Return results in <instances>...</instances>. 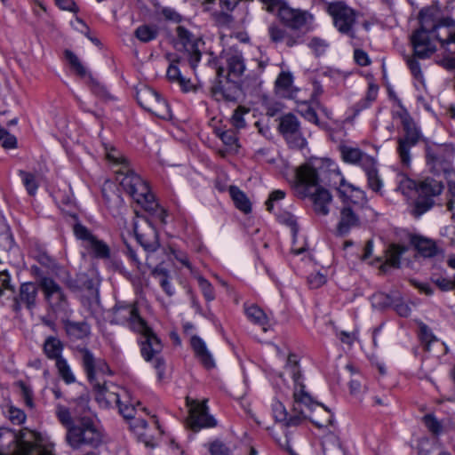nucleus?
Wrapping results in <instances>:
<instances>
[{"instance_id":"f257e3e1","label":"nucleus","mask_w":455,"mask_h":455,"mask_svg":"<svg viewBox=\"0 0 455 455\" xmlns=\"http://www.w3.org/2000/svg\"><path fill=\"white\" fill-rule=\"evenodd\" d=\"M419 22L420 28L411 37L416 55L428 58L436 51L430 34H435L443 45L455 44V20L450 16H443L436 6L421 10Z\"/></svg>"},{"instance_id":"f03ea898","label":"nucleus","mask_w":455,"mask_h":455,"mask_svg":"<svg viewBox=\"0 0 455 455\" xmlns=\"http://www.w3.org/2000/svg\"><path fill=\"white\" fill-rule=\"evenodd\" d=\"M111 323L127 325L132 331L140 335L139 342L141 355L146 361L153 362L159 378H162L164 371V361L159 355L163 349V345L146 321L140 317L136 306L119 302L113 307Z\"/></svg>"},{"instance_id":"7ed1b4c3","label":"nucleus","mask_w":455,"mask_h":455,"mask_svg":"<svg viewBox=\"0 0 455 455\" xmlns=\"http://www.w3.org/2000/svg\"><path fill=\"white\" fill-rule=\"evenodd\" d=\"M105 155L113 164L116 180L123 189L147 211H153L156 206L153 194L148 184L131 169L126 158L115 148L105 146Z\"/></svg>"},{"instance_id":"20e7f679","label":"nucleus","mask_w":455,"mask_h":455,"mask_svg":"<svg viewBox=\"0 0 455 455\" xmlns=\"http://www.w3.org/2000/svg\"><path fill=\"white\" fill-rule=\"evenodd\" d=\"M176 34L174 47L181 55L171 60L166 76L171 82L178 83L183 92H189L192 90L193 84L189 79L181 76L178 64L187 61L190 68L196 72L197 64L201 60L202 47L204 43L200 36L194 35L183 26L177 27Z\"/></svg>"},{"instance_id":"39448f33","label":"nucleus","mask_w":455,"mask_h":455,"mask_svg":"<svg viewBox=\"0 0 455 455\" xmlns=\"http://www.w3.org/2000/svg\"><path fill=\"white\" fill-rule=\"evenodd\" d=\"M338 193L344 205L339 211V218L336 228L338 235L345 236L360 226L357 209L366 203L365 193L344 180L340 181Z\"/></svg>"},{"instance_id":"423d86ee","label":"nucleus","mask_w":455,"mask_h":455,"mask_svg":"<svg viewBox=\"0 0 455 455\" xmlns=\"http://www.w3.org/2000/svg\"><path fill=\"white\" fill-rule=\"evenodd\" d=\"M318 173L314 167L309 164L300 166L296 171L295 193L301 198L310 196L315 212L326 216L330 212L331 196L327 189L318 187Z\"/></svg>"},{"instance_id":"0eeeda50","label":"nucleus","mask_w":455,"mask_h":455,"mask_svg":"<svg viewBox=\"0 0 455 455\" xmlns=\"http://www.w3.org/2000/svg\"><path fill=\"white\" fill-rule=\"evenodd\" d=\"M34 273L37 275L49 316L63 321L68 318L73 310L65 290L52 277L42 274L38 267L35 268Z\"/></svg>"},{"instance_id":"6e6552de","label":"nucleus","mask_w":455,"mask_h":455,"mask_svg":"<svg viewBox=\"0 0 455 455\" xmlns=\"http://www.w3.org/2000/svg\"><path fill=\"white\" fill-rule=\"evenodd\" d=\"M93 386L96 389L95 399L100 406L109 408L116 405L124 419H132L134 418L137 411L136 404L140 405V403L132 398V395L128 390L113 384L100 385L99 382H96Z\"/></svg>"},{"instance_id":"1a4fd4ad","label":"nucleus","mask_w":455,"mask_h":455,"mask_svg":"<svg viewBox=\"0 0 455 455\" xmlns=\"http://www.w3.org/2000/svg\"><path fill=\"white\" fill-rule=\"evenodd\" d=\"M66 442L74 450L88 446L97 448L103 443V435L94 420L83 416L76 420L66 434Z\"/></svg>"},{"instance_id":"9d476101","label":"nucleus","mask_w":455,"mask_h":455,"mask_svg":"<svg viewBox=\"0 0 455 455\" xmlns=\"http://www.w3.org/2000/svg\"><path fill=\"white\" fill-rule=\"evenodd\" d=\"M402 124L403 134L397 138L396 153L403 168H409L411 164V148L420 140L422 135L419 128L404 108L394 113Z\"/></svg>"},{"instance_id":"9b49d317","label":"nucleus","mask_w":455,"mask_h":455,"mask_svg":"<svg viewBox=\"0 0 455 455\" xmlns=\"http://www.w3.org/2000/svg\"><path fill=\"white\" fill-rule=\"evenodd\" d=\"M443 184L433 178H426L418 182V196L414 202L411 213L416 218L428 212L435 204V197L443 190Z\"/></svg>"},{"instance_id":"f8f14e48","label":"nucleus","mask_w":455,"mask_h":455,"mask_svg":"<svg viewBox=\"0 0 455 455\" xmlns=\"http://www.w3.org/2000/svg\"><path fill=\"white\" fill-rule=\"evenodd\" d=\"M285 367L293 379V398H295L297 404L299 405L304 403L307 408H311L312 406L319 408L321 411H323L328 418H330L328 412L319 404L314 403L311 395L305 390L302 376L299 370L298 360L294 355H289ZM329 419H328V420Z\"/></svg>"},{"instance_id":"ddd939ff","label":"nucleus","mask_w":455,"mask_h":455,"mask_svg":"<svg viewBox=\"0 0 455 455\" xmlns=\"http://www.w3.org/2000/svg\"><path fill=\"white\" fill-rule=\"evenodd\" d=\"M138 103L147 111L161 118H169L171 111L167 102L152 88L143 86L137 91Z\"/></svg>"},{"instance_id":"4468645a","label":"nucleus","mask_w":455,"mask_h":455,"mask_svg":"<svg viewBox=\"0 0 455 455\" xmlns=\"http://www.w3.org/2000/svg\"><path fill=\"white\" fill-rule=\"evenodd\" d=\"M328 12L332 17L335 28L342 34L354 36L353 26L355 23V12L343 2H333L328 5Z\"/></svg>"},{"instance_id":"2eb2a0df","label":"nucleus","mask_w":455,"mask_h":455,"mask_svg":"<svg viewBox=\"0 0 455 455\" xmlns=\"http://www.w3.org/2000/svg\"><path fill=\"white\" fill-rule=\"evenodd\" d=\"M221 65L217 68V76L230 81L240 77L244 70V60L240 52H228L220 57Z\"/></svg>"},{"instance_id":"dca6fc26","label":"nucleus","mask_w":455,"mask_h":455,"mask_svg":"<svg viewBox=\"0 0 455 455\" xmlns=\"http://www.w3.org/2000/svg\"><path fill=\"white\" fill-rule=\"evenodd\" d=\"M270 41L276 47L291 48L302 44L305 32H299L287 27L271 24L267 28Z\"/></svg>"},{"instance_id":"f3484780","label":"nucleus","mask_w":455,"mask_h":455,"mask_svg":"<svg viewBox=\"0 0 455 455\" xmlns=\"http://www.w3.org/2000/svg\"><path fill=\"white\" fill-rule=\"evenodd\" d=\"M187 405L189 408L188 426L193 431L216 426V420L208 413L205 402L199 403L188 397Z\"/></svg>"},{"instance_id":"a211bd4d","label":"nucleus","mask_w":455,"mask_h":455,"mask_svg":"<svg viewBox=\"0 0 455 455\" xmlns=\"http://www.w3.org/2000/svg\"><path fill=\"white\" fill-rule=\"evenodd\" d=\"M36 276L37 277L36 275ZM39 289L37 281L36 283L27 282L21 283L18 294L13 298L12 310L19 312L22 307L33 310L37 305Z\"/></svg>"},{"instance_id":"6ab92c4d","label":"nucleus","mask_w":455,"mask_h":455,"mask_svg":"<svg viewBox=\"0 0 455 455\" xmlns=\"http://www.w3.org/2000/svg\"><path fill=\"white\" fill-rule=\"evenodd\" d=\"M279 131L292 148H303L306 144L301 135L299 122L292 114H287L280 118Z\"/></svg>"},{"instance_id":"aec40b11","label":"nucleus","mask_w":455,"mask_h":455,"mask_svg":"<svg viewBox=\"0 0 455 455\" xmlns=\"http://www.w3.org/2000/svg\"><path fill=\"white\" fill-rule=\"evenodd\" d=\"M275 12H277L278 17L285 27L299 32H302L303 28L312 19L307 12L292 9L284 3L279 6Z\"/></svg>"},{"instance_id":"412c9836","label":"nucleus","mask_w":455,"mask_h":455,"mask_svg":"<svg viewBox=\"0 0 455 455\" xmlns=\"http://www.w3.org/2000/svg\"><path fill=\"white\" fill-rule=\"evenodd\" d=\"M133 230L137 241L146 251H156L159 248L158 233L148 220L143 221L140 229L137 223H133Z\"/></svg>"},{"instance_id":"4be33fe9","label":"nucleus","mask_w":455,"mask_h":455,"mask_svg":"<svg viewBox=\"0 0 455 455\" xmlns=\"http://www.w3.org/2000/svg\"><path fill=\"white\" fill-rule=\"evenodd\" d=\"M82 363L89 380L94 385L97 373H106L108 371V364L101 360H96L88 349H82Z\"/></svg>"},{"instance_id":"5701e85b","label":"nucleus","mask_w":455,"mask_h":455,"mask_svg":"<svg viewBox=\"0 0 455 455\" xmlns=\"http://www.w3.org/2000/svg\"><path fill=\"white\" fill-rule=\"evenodd\" d=\"M294 411L296 412L293 416H287V420L283 421L284 426L286 427H294L299 425L304 419H309L310 421L315 425L317 427L321 428L323 427L325 425L324 422H321L316 418H315L313 415H310L307 413V411L319 410V408H316L315 406H312L311 408H307L304 403L297 404V402L294 400Z\"/></svg>"},{"instance_id":"b1692460","label":"nucleus","mask_w":455,"mask_h":455,"mask_svg":"<svg viewBox=\"0 0 455 455\" xmlns=\"http://www.w3.org/2000/svg\"><path fill=\"white\" fill-rule=\"evenodd\" d=\"M212 93L218 100H224L228 101L235 100L239 88L235 80L226 79L223 83L220 79L212 86Z\"/></svg>"},{"instance_id":"393cba45","label":"nucleus","mask_w":455,"mask_h":455,"mask_svg":"<svg viewBox=\"0 0 455 455\" xmlns=\"http://www.w3.org/2000/svg\"><path fill=\"white\" fill-rule=\"evenodd\" d=\"M340 152L345 162L359 164L363 169L375 164V159L357 148L342 146Z\"/></svg>"},{"instance_id":"a878e982","label":"nucleus","mask_w":455,"mask_h":455,"mask_svg":"<svg viewBox=\"0 0 455 455\" xmlns=\"http://www.w3.org/2000/svg\"><path fill=\"white\" fill-rule=\"evenodd\" d=\"M191 345L196 356L205 368L211 369L215 366L214 359L202 339L197 336L192 337Z\"/></svg>"},{"instance_id":"bb28decb","label":"nucleus","mask_w":455,"mask_h":455,"mask_svg":"<svg viewBox=\"0 0 455 455\" xmlns=\"http://www.w3.org/2000/svg\"><path fill=\"white\" fill-rule=\"evenodd\" d=\"M411 243L424 257H433L437 252L435 242L430 239L420 235H412Z\"/></svg>"},{"instance_id":"cd10ccee","label":"nucleus","mask_w":455,"mask_h":455,"mask_svg":"<svg viewBox=\"0 0 455 455\" xmlns=\"http://www.w3.org/2000/svg\"><path fill=\"white\" fill-rule=\"evenodd\" d=\"M64 346L62 342L56 337H48L44 343V352L49 359L55 360L62 359L61 356Z\"/></svg>"},{"instance_id":"c85d7f7f","label":"nucleus","mask_w":455,"mask_h":455,"mask_svg":"<svg viewBox=\"0 0 455 455\" xmlns=\"http://www.w3.org/2000/svg\"><path fill=\"white\" fill-rule=\"evenodd\" d=\"M229 195L237 209L248 213L251 212V203L246 195L235 186L229 187Z\"/></svg>"},{"instance_id":"c756f323","label":"nucleus","mask_w":455,"mask_h":455,"mask_svg":"<svg viewBox=\"0 0 455 455\" xmlns=\"http://www.w3.org/2000/svg\"><path fill=\"white\" fill-rule=\"evenodd\" d=\"M244 312L251 322L261 326L264 331H267V316L261 308L256 305H244Z\"/></svg>"},{"instance_id":"7c9ffc66","label":"nucleus","mask_w":455,"mask_h":455,"mask_svg":"<svg viewBox=\"0 0 455 455\" xmlns=\"http://www.w3.org/2000/svg\"><path fill=\"white\" fill-rule=\"evenodd\" d=\"M66 331L70 337L76 339H82L89 335L90 327L84 322H68L66 323Z\"/></svg>"},{"instance_id":"2f4dec72","label":"nucleus","mask_w":455,"mask_h":455,"mask_svg":"<svg viewBox=\"0 0 455 455\" xmlns=\"http://www.w3.org/2000/svg\"><path fill=\"white\" fill-rule=\"evenodd\" d=\"M407 251V247L399 244H391L387 250L386 262L391 267H399L400 258Z\"/></svg>"},{"instance_id":"473e14b6","label":"nucleus","mask_w":455,"mask_h":455,"mask_svg":"<svg viewBox=\"0 0 455 455\" xmlns=\"http://www.w3.org/2000/svg\"><path fill=\"white\" fill-rule=\"evenodd\" d=\"M371 306L374 308L382 310L395 302V297L383 292H376L371 297Z\"/></svg>"},{"instance_id":"72a5a7b5","label":"nucleus","mask_w":455,"mask_h":455,"mask_svg":"<svg viewBox=\"0 0 455 455\" xmlns=\"http://www.w3.org/2000/svg\"><path fill=\"white\" fill-rule=\"evenodd\" d=\"M84 247L91 250L97 258L106 259L109 257L108 246L95 236Z\"/></svg>"},{"instance_id":"f704fd0d","label":"nucleus","mask_w":455,"mask_h":455,"mask_svg":"<svg viewBox=\"0 0 455 455\" xmlns=\"http://www.w3.org/2000/svg\"><path fill=\"white\" fill-rule=\"evenodd\" d=\"M135 36L142 43H148L156 38L158 31L156 28L142 25L136 28Z\"/></svg>"},{"instance_id":"c9c22d12","label":"nucleus","mask_w":455,"mask_h":455,"mask_svg":"<svg viewBox=\"0 0 455 455\" xmlns=\"http://www.w3.org/2000/svg\"><path fill=\"white\" fill-rule=\"evenodd\" d=\"M413 50L415 51L414 48H413ZM416 58L421 59L419 56L416 55V53L414 52V56L406 58V62H407V65H408L413 77L418 81L419 84H420L422 86H425L424 76L421 71L420 65Z\"/></svg>"},{"instance_id":"e433bc0d","label":"nucleus","mask_w":455,"mask_h":455,"mask_svg":"<svg viewBox=\"0 0 455 455\" xmlns=\"http://www.w3.org/2000/svg\"><path fill=\"white\" fill-rule=\"evenodd\" d=\"M55 365L59 375L67 384H71L76 381L75 375L73 374L71 368L66 359H59Z\"/></svg>"},{"instance_id":"4c0bfd02","label":"nucleus","mask_w":455,"mask_h":455,"mask_svg":"<svg viewBox=\"0 0 455 455\" xmlns=\"http://www.w3.org/2000/svg\"><path fill=\"white\" fill-rule=\"evenodd\" d=\"M397 188L405 196H410L412 191L417 192L418 182L410 179L405 174H399L397 177Z\"/></svg>"},{"instance_id":"58836bf2","label":"nucleus","mask_w":455,"mask_h":455,"mask_svg":"<svg viewBox=\"0 0 455 455\" xmlns=\"http://www.w3.org/2000/svg\"><path fill=\"white\" fill-rule=\"evenodd\" d=\"M364 171L367 175L368 185L370 188L374 192H379L382 188V181L378 175L375 164L371 166H366Z\"/></svg>"},{"instance_id":"ea45409f","label":"nucleus","mask_w":455,"mask_h":455,"mask_svg":"<svg viewBox=\"0 0 455 455\" xmlns=\"http://www.w3.org/2000/svg\"><path fill=\"white\" fill-rule=\"evenodd\" d=\"M56 417L58 418L59 421L61 423L62 426H64L67 429V432L68 431V428L71 426L76 425V421L73 420L72 416L70 414L69 410L61 405L58 404L56 406Z\"/></svg>"},{"instance_id":"a19ab883","label":"nucleus","mask_w":455,"mask_h":455,"mask_svg":"<svg viewBox=\"0 0 455 455\" xmlns=\"http://www.w3.org/2000/svg\"><path fill=\"white\" fill-rule=\"evenodd\" d=\"M20 176L21 177L23 185L25 186L28 193L30 196H34L36 193L38 183L36 181V176L30 172H27L24 171L20 172Z\"/></svg>"},{"instance_id":"79ce46f5","label":"nucleus","mask_w":455,"mask_h":455,"mask_svg":"<svg viewBox=\"0 0 455 455\" xmlns=\"http://www.w3.org/2000/svg\"><path fill=\"white\" fill-rule=\"evenodd\" d=\"M307 45L316 56H320L326 52L330 44L325 39L315 36L310 39Z\"/></svg>"},{"instance_id":"37998d69","label":"nucleus","mask_w":455,"mask_h":455,"mask_svg":"<svg viewBox=\"0 0 455 455\" xmlns=\"http://www.w3.org/2000/svg\"><path fill=\"white\" fill-rule=\"evenodd\" d=\"M65 56L77 75L81 76H87L86 68L83 66V64L75 53H73L71 51L67 50L65 51Z\"/></svg>"},{"instance_id":"c03bdc74","label":"nucleus","mask_w":455,"mask_h":455,"mask_svg":"<svg viewBox=\"0 0 455 455\" xmlns=\"http://www.w3.org/2000/svg\"><path fill=\"white\" fill-rule=\"evenodd\" d=\"M92 92L103 100H111L112 96L104 84L89 76Z\"/></svg>"},{"instance_id":"a18cd8bd","label":"nucleus","mask_w":455,"mask_h":455,"mask_svg":"<svg viewBox=\"0 0 455 455\" xmlns=\"http://www.w3.org/2000/svg\"><path fill=\"white\" fill-rule=\"evenodd\" d=\"M277 219L280 223L284 224L291 228L292 235L295 236L298 232L297 220L294 215L289 212H283L278 214Z\"/></svg>"},{"instance_id":"49530a36","label":"nucleus","mask_w":455,"mask_h":455,"mask_svg":"<svg viewBox=\"0 0 455 455\" xmlns=\"http://www.w3.org/2000/svg\"><path fill=\"white\" fill-rule=\"evenodd\" d=\"M249 113V109L244 107H238L234 111L230 122L235 129H242L245 126L243 116Z\"/></svg>"},{"instance_id":"de8ad7c7","label":"nucleus","mask_w":455,"mask_h":455,"mask_svg":"<svg viewBox=\"0 0 455 455\" xmlns=\"http://www.w3.org/2000/svg\"><path fill=\"white\" fill-rule=\"evenodd\" d=\"M220 140L227 145L230 150H236L238 146V138L233 130L224 131L220 134Z\"/></svg>"},{"instance_id":"09e8293b","label":"nucleus","mask_w":455,"mask_h":455,"mask_svg":"<svg viewBox=\"0 0 455 455\" xmlns=\"http://www.w3.org/2000/svg\"><path fill=\"white\" fill-rule=\"evenodd\" d=\"M196 279L198 282V285L202 291V293L204 294L206 300H213L215 299V293L212 285L201 275H198Z\"/></svg>"},{"instance_id":"8fccbe9b","label":"nucleus","mask_w":455,"mask_h":455,"mask_svg":"<svg viewBox=\"0 0 455 455\" xmlns=\"http://www.w3.org/2000/svg\"><path fill=\"white\" fill-rule=\"evenodd\" d=\"M73 231L76 238L84 242V246L89 243L90 240H92L94 237V235L89 231V229L80 223H76L74 225Z\"/></svg>"},{"instance_id":"3c124183","label":"nucleus","mask_w":455,"mask_h":455,"mask_svg":"<svg viewBox=\"0 0 455 455\" xmlns=\"http://www.w3.org/2000/svg\"><path fill=\"white\" fill-rule=\"evenodd\" d=\"M378 95V87L371 84L368 88V92L364 100H361L356 104V111H361L363 108L369 107V105L374 101Z\"/></svg>"},{"instance_id":"603ef678","label":"nucleus","mask_w":455,"mask_h":455,"mask_svg":"<svg viewBox=\"0 0 455 455\" xmlns=\"http://www.w3.org/2000/svg\"><path fill=\"white\" fill-rule=\"evenodd\" d=\"M419 336L422 343L425 345V349L428 351L431 343L436 340L435 335L427 325L423 324L420 326Z\"/></svg>"},{"instance_id":"864d4df0","label":"nucleus","mask_w":455,"mask_h":455,"mask_svg":"<svg viewBox=\"0 0 455 455\" xmlns=\"http://www.w3.org/2000/svg\"><path fill=\"white\" fill-rule=\"evenodd\" d=\"M0 143L5 148H13L16 147L17 140L5 129L0 128Z\"/></svg>"},{"instance_id":"5fc2aeb1","label":"nucleus","mask_w":455,"mask_h":455,"mask_svg":"<svg viewBox=\"0 0 455 455\" xmlns=\"http://www.w3.org/2000/svg\"><path fill=\"white\" fill-rule=\"evenodd\" d=\"M9 419L15 425L22 424L26 419V415L23 411L13 406L8 409Z\"/></svg>"},{"instance_id":"6e6d98bb","label":"nucleus","mask_w":455,"mask_h":455,"mask_svg":"<svg viewBox=\"0 0 455 455\" xmlns=\"http://www.w3.org/2000/svg\"><path fill=\"white\" fill-rule=\"evenodd\" d=\"M313 402L319 404L322 408H323L328 412L330 419L328 420V417L323 411H319L318 410L307 411V413L310 415H313L315 418H316L321 422H324L325 425L323 427L331 425L332 424V415H331V411L329 410H327V408H325L322 403L315 402L314 399H313Z\"/></svg>"},{"instance_id":"4d7b16f0","label":"nucleus","mask_w":455,"mask_h":455,"mask_svg":"<svg viewBox=\"0 0 455 455\" xmlns=\"http://www.w3.org/2000/svg\"><path fill=\"white\" fill-rule=\"evenodd\" d=\"M292 81L293 78L290 73L282 72L279 74L275 81V85L279 89L288 90L291 87Z\"/></svg>"},{"instance_id":"13d9d810","label":"nucleus","mask_w":455,"mask_h":455,"mask_svg":"<svg viewBox=\"0 0 455 455\" xmlns=\"http://www.w3.org/2000/svg\"><path fill=\"white\" fill-rule=\"evenodd\" d=\"M424 422L429 431L433 434L439 435L441 433L442 425L433 415H426L424 417Z\"/></svg>"},{"instance_id":"bf43d9fd","label":"nucleus","mask_w":455,"mask_h":455,"mask_svg":"<svg viewBox=\"0 0 455 455\" xmlns=\"http://www.w3.org/2000/svg\"><path fill=\"white\" fill-rule=\"evenodd\" d=\"M238 0H206L205 4L217 3L222 12H230L235 9Z\"/></svg>"},{"instance_id":"052dcab7","label":"nucleus","mask_w":455,"mask_h":455,"mask_svg":"<svg viewBox=\"0 0 455 455\" xmlns=\"http://www.w3.org/2000/svg\"><path fill=\"white\" fill-rule=\"evenodd\" d=\"M273 414L276 421L283 423L287 420L288 412L281 403H275L273 404Z\"/></svg>"},{"instance_id":"680f3d73","label":"nucleus","mask_w":455,"mask_h":455,"mask_svg":"<svg viewBox=\"0 0 455 455\" xmlns=\"http://www.w3.org/2000/svg\"><path fill=\"white\" fill-rule=\"evenodd\" d=\"M152 275L158 280L160 285L169 281V272L162 266H156L152 271Z\"/></svg>"},{"instance_id":"e2e57ef3","label":"nucleus","mask_w":455,"mask_h":455,"mask_svg":"<svg viewBox=\"0 0 455 455\" xmlns=\"http://www.w3.org/2000/svg\"><path fill=\"white\" fill-rule=\"evenodd\" d=\"M326 282V277L323 274L315 273L308 276V284L312 289H317Z\"/></svg>"},{"instance_id":"0e129e2a","label":"nucleus","mask_w":455,"mask_h":455,"mask_svg":"<svg viewBox=\"0 0 455 455\" xmlns=\"http://www.w3.org/2000/svg\"><path fill=\"white\" fill-rule=\"evenodd\" d=\"M212 455H230L229 449L222 443L214 442L210 447Z\"/></svg>"},{"instance_id":"69168bd1","label":"nucleus","mask_w":455,"mask_h":455,"mask_svg":"<svg viewBox=\"0 0 455 455\" xmlns=\"http://www.w3.org/2000/svg\"><path fill=\"white\" fill-rule=\"evenodd\" d=\"M3 290L13 291L11 276L7 271H0V296L3 294Z\"/></svg>"},{"instance_id":"338daca9","label":"nucleus","mask_w":455,"mask_h":455,"mask_svg":"<svg viewBox=\"0 0 455 455\" xmlns=\"http://www.w3.org/2000/svg\"><path fill=\"white\" fill-rule=\"evenodd\" d=\"M435 283L443 291H449L454 289V282L445 277H438L434 280Z\"/></svg>"},{"instance_id":"774afa93","label":"nucleus","mask_w":455,"mask_h":455,"mask_svg":"<svg viewBox=\"0 0 455 455\" xmlns=\"http://www.w3.org/2000/svg\"><path fill=\"white\" fill-rule=\"evenodd\" d=\"M436 63L447 70L455 71V57L445 56L436 60Z\"/></svg>"}]
</instances>
